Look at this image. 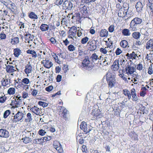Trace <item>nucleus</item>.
<instances>
[{
  "label": "nucleus",
  "instance_id": "nucleus-9",
  "mask_svg": "<svg viewBox=\"0 0 153 153\" xmlns=\"http://www.w3.org/2000/svg\"><path fill=\"white\" fill-rule=\"evenodd\" d=\"M92 115L94 116V118L95 119L100 118L102 116L100 110L98 109H95L93 110Z\"/></svg>",
  "mask_w": 153,
  "mask_h": 153
},
{
  "label": "nucleus",
  "instance_id": "nucleus-33",
  "mask_svg": "<svg viewBox=\"0 0 153 153\" xmlns=\"http://www.w3.org/2000/svg\"><path fill=\"white\" fill-rule=\"evenodd\" d=\"M23 142L25 143H27L32 141V140L29 137H28L26 136L25 137L22 139Z\"/></svg>",
  "mask_w": 153,
  "mask_h": 153
},
{
  "label": "nucleus",
  "instance_id": "nucleus-47",
  "mask_svg": "<svg viewBox=\"0 0 153 153\" xmlns=\"http://www.w3.org/2000/svg\"><path fill=\"white\" fill-rule=\"evenodd\" d=\"M89 38L87 37H85L82 38L81 40V43L82 44H85L88 40Z\"/></svg>",
  "mask_w": 153,
  "mask_h": 153
},
{
  "label": "nucleus",
  "instance_id": "nucleus-18",
  "mask_svg": "<svg viewBox=\"0 0 153 153\" xmlns=\"http://www.w3.org/2000/svg\"><path fill=\"white\" fill-rule=\"evenodd\" d=\"M31 82L27 78H24L21 80V85H30Z\"/></svg>",
  "mask_w": 153,
  "mask_h": 153
},
{
  "label": "nucleus",
  "instance_id": "nucleus-56",
  "mask_svg": "<svg viewBox=\"0 0 153 153\" xmlns=\"http://www.w3.org/2000/svg\"><path fill=\"white\" fill-rule=\"evenodd\" d=\"M6 35L4 33H1L0 34V38L1 39H6Z\"/></svg>",
  "mask_w": 153,
  "mask_h": 153
},
{
  "label": "nucleus",
  "instance_id": "nucleus-45",
  "mask_svg": "<svg viewBox=\"0 0 153 153\" xmlns=\"http://www.w3.org/2000/svg\"><path fill=\"white\" fill-rule=\"evenodd\" d=\"M33 143L36 144H40L42 143V138H38L34 140Z\"/></svg>",
  "mask_w": 153,
  "mask_h": 153
},
{
  "label": "nucleus",
  "instance_id": "nucleus-53",
  "mask_svg": "<svg viewBox=\"0 0 153 153\" xmlns=\"http://www.w3.org/2000/svg\"><path fill=\"white\" fill-rule=\"evenodd\" d=\"M39 133L40 135L43 136L46 133V132L44 130L42 129H41L39 130Z\"/></svg>",
  "mask_w": 153,
  "mask_h": 153
},
{
  "label": "nucleus",
  "instance_id": "nucleus-57",
  "mask_svg": "<svg viewBox=\"0 0 153 153\" xmlns=\"http://www.w3.org/2000/svg\"><path fill=\"white\" fill-rule=\"evenodd\" d=\"M62 76L60 75L57 76L56 77V81L58 82H59L62 80Z\"/></svg>",
  "mask_w": 153,
  "mask_h": 153
},
{
  "label": "nucleus",
  "instance_id": "nucleus-15",
  "mask_svg": "<svg viewBox=\"0 0 153 153\" xmlns=\"http://www.w3.org/2000/svg\"><path fill=\"white\" fill-rule=\"evenodd\" d=\"M136 8L138 12H141L143 10V5L141 2L139 1L136 4Z\"/></svg>",
  "mask_w": 153,
  "mask_h": 153
},
{
  "label": "nucleus",
  "instance_id": "nucleus-12",
  "mask_svg": "<svg viewBox=\"0 0 153 153\" xmlns=\"http://www.w3.org/2000/svg\"><path fill=\"white\" fill-rule=\"evenodd\" d=\"M25 68L24 71L27 74L31 73L33 71L32 67L30 62L25 66Z\"/></svg>",
  "mask_w": 153,
  "mask_h": 153
},
{
  "label": "nucleus",
  "instance_id": "nucleus-31",
  "mask_svg": "<svg viewBox=\"0 0 153 153\" xmlns=\"http://www.w3.org/2000/svg\"><path fill=\"white\" fill-rule=\"evenodd\" d=\"M7 97L5 94L3 93L1 96L0 97V102L1 103H4L6 101Z\"/></svg>",
  "mask_w": 153,
  "mask_h": 153
},
{
  "label": "nucleus",
  "instance_id": "nucleus-49",
  "mask_svg": "<svg viewBox=\"0 0 153 153\" xmlns=\"http://www.w3.org/2000/svg\"><path fill=\"white\" fill-rule=\"evenodd\" d=\"M131 96H132L133 98L132 100L133 101H136L138 100V97L136 95V93L132 94V95H131Z\"/></svg>",
  "mask_w": 153,
  "mask_h": 153
},
{
  "label": "nucleus",
  "instance_id": "nucleus-30",
  "mask_svg": "<svg viewBox=\"0 0 153 153\" xmlns=\"http://www.w3.org/2000/svg\"><path fill=\"white\" fill-rule=\"evenodd\" d=\"M25 136L29 137L30 136H32L33 138L34 137V136L35 135V134L33 132L26 130L25 131Z\"/></svg>",
  "mask_w": 153,
  "mask_h": 153
},
{
  "label": "nucleus",
  "instance_id": "nucleus-60",
  "mask_svg": "<svg viewBox=\"0 0 153 153\" xmlns=\"http://www.w3.org/2000/svg\"><path fill=\"white\" fill-rule=\"evenodd\" d=\"M37 94L38 91L35 89L33 90L32 93V94L33 96H36Z\"/></svg>",
  "mask_w": 153,
  "mask_h": 153
},
{
  "label": "nucleus",
  "instance_id": "nucleus-34",
  "mask_svg": "<svg viewBox=\"0 0 153 153\" xmlns=\"http://www.w3.org/2000/svg\"><path fill=\"white\" fill-rule=\"evenodd\" d=\"M15 89L13 88H10L7 91V93L10 95H13L15 93Z\"/></svg>",
  "mask_w": 153,
  "mask_h": 153
},
{
  "label": "nucleus",
  "instance_id": "nucleus-37",
  "mask_svg": "<svg viewBox=\"0 0 153 153\" xmlns=\"http://www.w3.org/2000/svg\"><path fill=\"white\" fill-rule=\"evenodd\" d=\"M120 45L122 47L125 48L128 45V42L126 40H122L120 42Z\"/></svg>",
  "mask_w": 153,
  "mask_h": 153
},
{
  "label": "nucleus",
  "instance_id": "nucleus-25",
  "mask_svg": "<svg viewBox=\"0 0 153 153\" xmlns=\"http://www.w3.org/2000/svg\"><path fill=\"white\" fill-rule=\"evenodd\" d=\"M14 55L15 57H18L21 54V51L18 48L14 49L13 50Z\"/></svg>",
  "mask_w": 153,
  "mask_h": 153
},
{
  "label": "nucleus",
  "instance_id": "nucleus-48",
  "mask_svg": "<svg viewBox=\"0 0 153 153\" xmlns=\"http://www.w3.org/2000/svg\"><path fill=\"white\" fill-rule=\"evenodd\" d=\"M21 86L23 89L25 90L26 91H28L29 89V87L30 86L27 85H21Z\"/></svg>",
  "mask_w": 153,
  "mask_h": 153
},
{
  "label": "nucleus",
  "instance_id": "nucleus-51",
  "mask_svg": "<svg viewBox=\"0 0 153 153\" xmlns=\"http://www.w3.org/2000/svg\"><path fill=\"white\" fill-rule=\"evenodd\" d=\"M62 2L63 0H56L55 3L56 5L59 6L61 5Z\"/></svg>",
  "mask_w": 153,
  "mask_h": 153
},
{
  "label": "nucleus",
  "instance_id": "nucleus-43",
  "mask_svg": "<svg viewBox=\"0 0 153 153\" xmlns=\"http://www.w3.org/2000/svg\"><path fill=\"white\" fill-rule=\"evenodd\" d=\"M38 104L40 106H42L43 107H46L48 105V103L41 101L38 102Z\"/></svg>",
  "mask_w": 153,
  "mask_h": 153
},
{
  "label": "nucleus",
  "instance_id": "nucleus-40",
  "mask_svg": "<svg viewBox=\"0 0 153 153\" xmlns=\"http://www.w3.org/2000/svg\"><path fill=\"white\" fill-rule=\"evenodd\" d=\"M131 57L130 59H136L137 58H139V56H140V55L139 56H137V55L135 53V52H133L132 53H131Z\"/></svg>",
  "mask_w": 153,
  "mask_h": 153
},
{
  "label": "nucleus",
  "instance_id": "nucleus-42",
  "mask_svg": "<svg viewBox=\"0 0 153 153\" xmlns=\"http://www.w3.org/2000/svg\"><path fill=\"white\" fill-rule=\"evenodd\" d=\"M10 111L9 110H7L5 111L3 114V117L4 118H6L10 115Z\"/></svg>",
  "mask_w": 153,
  "mask_h": 153
},
{
  "label": "nucleus",
  "instance_id": "nucleus-29",
  "mask_svg": "<svg viewBox=\"0 0 153 153\" xmlns=\"http://www.w3.org/2000/svg\"><path fill=\"white\" fill-rule=\"evenodd\" d=\"M33 120L31 114L30 113H28L27 114V118L25 119V121L27 122H31Z\"/></svg>",
  "mask_w": 153,
  "mask_h": 153
},
{
  "label": "nucleus",
  "instance_id": "nucleus-17",
  "mask_svg": "<svg viewBox=\"0 0 153 153\" xmlns=\"http://www.w3.org/2000/svg\"><path fill=\"white\" fill-rule=\"evenodd\" d=\"M30 111L37 115L39 114L40 109L36 106H34L30 109Z\"/></svg>",
  "mask_w": 153,
  "mask_h": 153
},
{
  "label": "nucleus",
  "instance_id": "nucleus-19",
  "mask_svg": "<svg viewBox=\"0 0 153 153\" xmlns=\"http://www.w3.org/2000/svg\"><path fill=\"white\" fill-rule=\"evenodd\" d=\"M22 101V97H18V96H17L14 100V103L16 105H20L21 104Z\"/></svg>",
  "mask_w": 153,
  "mask_h": 153
},
{
  "label": "nucleus",
  "instance_id": "nucleus-21",
  "mask_svg": "<svg viewBox=\"0 0 153 153\" xmlns=\"http://www.w3.org/2000/svg\"><path fill=\"white\" fill-rule=\"evenodd\" d=\"M108 31L105 29H102L100 32V36L101 37H106L108 35Z\"/></svg>",
  "mask_w": 153,
  "mask_h": 153
},
{
  "label": "nucleus",
  "instance_id": "nucleus-28",
  "mask_svg": "<svg viewBox=\"0 0 153 153\" xmlns=\"http://www.w3.org/2000/svg\"><path fill=\"white\" fill-rule=\"evenodd\" d=\"M19 42V38L18 37H14L13 39H12L10 43L12 45H16L18 44Z\"/></svg>",
  "mask_w": 153,
  "mask_h": 153
},
{
  "label": "nucleus",
  "instance_id": "nucleus-22",
  "mask_svg": "<svg viewBox=\"0 0 153 153\" xmlns=\"http://www.w3.org/2000/svg\"><path fill=\"white\" fill-rule=\"evenodd\" d=\"M123 94L126 96H127L128 100H130L131 97V95L130 92L128 90L125 89L123 90Z\"/></svg>",
  "mask_w": 153,
  "mask_h": 153
},
{
  "label": "nucleus",
  "instance_id": "nucleus-14",
  "mask_svg": "<svg viewBox=\"0 0 153 153\" xmlns=\"http://www.w3.org/2000/svg\"><path fill=\"white\" fill-rule=\"evenodd\" d=\"M17 68L11 65H8L6 67L7 72L9 73H13L16 71Z\"/></svg>",
  "mask_w": 153,
  "mask_h": 153
},
{
  "label": "nucleus",
  "instance_id": "nucleus-6",
  "mask_svg": "<svg viewBox=\"0 0 153 153\" xmlns=\"http://www.w3.org/2000/svg\"><path fill=\"white\" fill-rule=\"evenodd\" d=\"M57 109L59 111V114H60V112H62V115L65 120H66L67 119V114L68 111L64 107L59 106L57 107Z\"/></svg>",
  "mask_w": 153,
  "mask_h": 153
},
{
  "label": "nucleus",
  "instance_id": "nucleus-63",
  "mask_svg": "<svg viewBox=\"0 0 153 153\" xmlns=\"http://www.w3.org/2000/svg\"><path fill=\"white\" fill-rule=\"evenodd\" d=\"M91 48L92 51L95 50L97 48V46L96 45H91Z\"/></svg>",
  "mask_w": 153,
  "mask_h": 153
},
{
  "label": "nucleus",
  "instance_id": "nucleus-64",
  "mask_svg": "<svg viewBox=\"0 0 153 153\" xmlns=\"http://www.w3.org/2000/svg\"><path fill=\"white\" fill-rule=\"evenodd\" d=\"M63 42L66 46H67L69 43V42L68 40L67 39H66L65 40H63Z\"/></svg>",
  "mask_w": 153,
  "mask_h": 153
},
{
  "label": "nucleus",
  "instance_id": "nucleus-26",
  "mask_svg": "<svg viewBox=\"0 0 153 153\" xmlns=\"http://www.w3.org/2000/svg\"><path fill=\"white\" fill-rule=\"evenodd\" d=\"M102 56H100L99 57L95 53L93 54L91 57L93 62H95L97 60L100 59Z\"/></svg>",
  "mask_w": 153,
  "mask_h": 153
},
{
  "label": "nucleus",
  "instance_id": "nucleus-7",
  "mask_svg": "<svg viewBox=\"0 0 153 153\" xmlns=\"http://www.w3.org/2000/svg\"><path fill=\"white\" fill-rule=\"evenodd\" d=\"M80 128L83 131L85 134H87L91 130L90 128V126L89 125L88 126L86 122L84 121L81 123L80 125Z\"/></svg>",
  "mask_w": 153,
  "mask_h": 153
},
{
  "label": "nucleus",
  "instance_id": "nucleus-24",
  "mask_svg": "<svg viewBox=\"0 0 153 153\" xmlns=\"http://www.w3.org/2000/svg\"><path fill=\"white\" fill-rule=\"evenodd\" d=\"M128 14V11H124L122 10H120L118 13V15L120 17H123L125 16L126 15Z\"/></svg>",
  "mask_w": 153,
  "mask_h": 153
},
{
  "label": "nucleus",
  "instance_id": "nucleus-38",
  "mask_svg": "<svg viewBox=\"0 0 153 153\" xmlns=\"http://www.w3.org/2000/svg\"><path fill=\"white\" fill-rule=\"evenodd\" d=\"M40 29L43 31H45L48 30V25L46 24H42L40 27Z\"/></svg>",
  "mask_w": 153,
  "mask_h": 153
},
{
  "label": "nucleus",
  "instance_id": "nucleus-23",
  "mask_svg": "<svg viewBox=\"0 0 153 153\" xmlns=\"http://www.w3.org/2000/svg\"><path fill=\"white\" fill-rule=\"evenodd\" d=\"M123 35L126 36H130L131 34L130 30L128 29H124L122 31Z\"/></svg>",
  "mask_w": 153,
  "mask_h": 153
},
{
  "label": "nucleus",
  "instance_id": "nucleus-3",
  "mask_svg": "<svg viewBox=\"0 0 153 153\" xmlns=\"http://www.w3.org/2000/svg\"><path fill=\"white\" fill-rule=\"evenodd\" d=\"M81 67L86 70L90 71L93 69L94 65L92 62H90L88 58H85L82 61Z\"/></svg>",
  "mask_w": 153,
  "mask_h": 153
},
{
  "label": "nucleus",
  "instance_id": "nucleus-55",
  "mask_svg": "<svg viewBox=\"0 0 153 153\" xmlns=\"http://www.w3.org/2000/svg\"><path fill=\"white\" fill-rule=\"evenodd\" d=\"M105 59H104V61L103 62V64L105 65H109L110 64V62L109 61H108L106 60L107 57H105Z\"/></svg>",
  "mask_w": 153,
  "mask_h": 153
},
{
  "label": "nucleus",
  "instance_id": "nucleus-52",
  "mask_svg": "<svg viewBox=\"0 0 153 153\" xmlns=\"http://www.w3.org/2000/svg\"><path fill=\"white\" fill-rule=\"evenodd\" d=\"M106 47L104 48H101L100 49V51L101 53L104 54H106L107 52V51L106 49Z\"/></svg>",
  "mask_w": 153,
  "mask_h": 153
},
{
  "label": "nucleus",
  "instance_id": "nucleus-1",
  "mask_svg": "<svg viewBox=\"0 0 153 153\" xmlns=\"http://www.w3.org/2000/svg\"><path fill=\"white\" fill-rule=\"evenodd\" d=\"M142 22V19L135 17L132 20L130 24V29L132 31H136L139 27L140 24Z\"/></svg>",
  "mask_w": 153,
  "mask_h": 153
},
{
  "label": "nucleus",
  "instance_id": "nucleus-10",
  "mask_svg": "<svg viewBox=\"0 0 153 153\" xmlns=\"http://www.w3.org/2000/svg\"><path fill=\"white\" fill-rule=\"evenodd\" d=\"M62 6L64 9L70 10L73 7V4L70 1H65L63 4Z\"/></svg>",
  "mask_w": 153,
  "mask_h": 153
},
{
  "label": "nucleus",
  "instance_id": "nucleus-16",
  "mask_svg": "<svg viewBox=\"0 0 153 153\" xmlns=\"http://www.w3.org/2000/svg\"><path fill=\"white\" fill-rule=\"evenodd\" d=\"M146 48L147 49H149L150 48L152 49H153V40L150 39L149 40L146 46Z\"/></svg>",
  "mask_w": 153,
  "mask_h": 153
},
{
  "label": "nucleus",
  "instance_id": "nucleus-13",
  "mask_svg": "<svg viewBox=\"0 0 153 153\" xmlns=\"http://www.w3.org/2000/svg\"><path fill=\"white\" fill-rule=\"evenodd\" d=\"M119 63L118 60H115L111 66V69L114 71H117L119 69Z\"/></svg>",
  "mask_w": 153,
  "mask_h": 153
},
{
  "label": "nucleus",
  "instance_id": "nucleus-20",
  "mask_svg": "<svg viewBox=\"0 0 153 153\" xmlns=\"http://www.w3.org/2000/svg\"><path fill=\"white\" fill-rule=\"evenodd\" d=\"M1 85L2 86L4 87L7 85L10 84V79H3L1 81Z\"/></svg>",
  "mask_w": 153,
  "mask_h": 153
},
{
  "label": "nucleus",
  "instance_id": "nucleus-11",
  "mask_svg": "<svg viewBox=\"0 0 153 153\" xmlns=\"http://www.w3.org/2000/svg\"><path fill=\"white\" fill-rule=\"evenodd\" d=\"M9 136V132L4 129H0V137L2 138H7Z\"/></svg>",
  "mask_w": 153,
  "mask_h": 153
},
{
  "label": "nucleus",
  "instance_id": "nucleus-44",
  "mask_svg": "<svg viewBox=\"0 0 153 153\" xmlns=\"http://www.w3.org/2000/svg\"><path fill=\"white\" fill-rule=\"evenodd\" d=\"M55 149L60 153H61L63 152L62 148L61 145L59 146L58 147H56V146H55Z\"/></svg>",
  "mask_w": 153,
  "mask_h": 153
},
{
  "label": "nucleus",
  "instance_id": "nucleus-27",
  "mask_svg": "<svg viewBox=\"0 0 153 153\" xmlns=\"http://www.w3.org/2000/svg\"><path fill=\"white\" fill-rule=\"evenodd\" d=\"M29 17L32 19L35 20L38 18L37 16L33 12H31L28 14Z\"/></svg>",
  "mask_w": 153,
  "mask_h": 153
},
{
  "label": "nucleus",
  "instance_id": "nucleus-35",
  "mask_svg": "<svg viewBox=\"0 0 153 153\" xmlns=\"http://www.w3.org/2000/svg\"><path fill=\"white\" fill-rule=\"evenodd\" d=\"M34 39V36L30 34H27L25 35V40L28 39L29 41H32Z\"/></svg>",
  "mask_w": 153,
  "mask_h": 153
},
{
  "label": "nucleus",
  "instance_id": "nucleus-59",
  "mask_svg": "<svg viewBox=\"0 0 153 153\" xmlns=\"http://www.w3.org/2000/svg\"><path fill=\"white\" fill-rule=\"evenodd\" d=\"M28 97V94L26 92H24L22 94V97L24 98H26Z\"/></svg>",
  "mask_w": 153,
  "mask_h": 153
},
{
  "label": "nucleus",
  "instance_id": "nucleus-39",
  "mask_svg": "<svg viewBox=\"0 0 153 153\" xmlns=\"http://www.w3.org/2000/svg\"><path fill=\"white\" fill-rule=\"evenodd\" d=\"M76 48L72 44L69 45L68 46V49L70 51H73L76 50Z\"/></svg>",
  "mask_w": 153,
  "mask_h": 153
},
{
  "label": "nucleus",
  "instance_id": "nucleus-46",
  "mask_svg": "<svg viewBox=\"0 0 153 153\" xmlns=\"http://www.w3.org/2000/svg\"><path fill=\"white\" fill-rule=\"evenodd\" d=\"M48 60H47L46 59L45 60H44L42 61V63L43 64L44 66L47 68H48Z\"/></svg>",
  "mask_w": 153,
  "mask_h": 153
},
{
  "label": "nucleus",
  "instance_id": "nucleus-54",
  "mask_svg": "<svg viewBox=\"0 0 153 153\" xmlns=\"http://www.w3.org/2000/svg\"><path fill=\"white\" fill-rule=\"evenodd\" d=\"M108 30L110 32H113L114 30V26L113 25H111L108 28Z\"/></svg>",
  "mask_w": 153,
  "mask_h": 153
},
{
  "label": "nucleus",
  "instance_id": "nucleus-62",
  "mask_svg": "<svg viewBox=\"0 0 153 153\" xmlns=\"http://www.w3.org/2000/svg\"><path fill=\"white\" fill-rule=\"evenodd\" d=\"M82 152H85L87 150V148L86 146L85 145H83L82 146Z\"/></svg>",
  "mask_w": 153,
  "mask_h": 153
},
{
  "label": "nucleus",
  "instance_id": "nucleus-32",
  "mask_svg": "<svg viewBox=\"0 0 153 153\" xmlns=\"http://www.w3.org/2000/svg\"><path fill=\"white\" fill-rule=\"evenodd\" d=\"M149 3L147 4L151 11L153 12V0H148Z\"/></svg>",
  "mask_w": 153,
  "mask_h": 153
},
{
  "label": "nucleus",
  "instance_id": "nucleus-50",
  "mask_svg": "<svg viewBox=\"0 0 153 153\" xmlns=\"http://www.w3.org/2000/svg\"><path fill=\"white\" fill-rule=\"evenodd\" d=\"M122 53V50L119 48H118L115 51L116 54L117 55H120Z\"/></svg>",
  "mask_w": 153,
  "mask_h": 153
},
{
  "label": "nucleus",
  "instance_id": "nucleus-58",
  "mask_svg": "<svg viewBox=\"0 0 153 153\" xmlns=\"http://www.w3.org/2000/svg\"><path fill=\"white\" fill-rule=\"evenodd\" d=\"M137 69L139 70H142L143 68V66L142 64H139L137 65Z\"/></svg>",
  "mask_w": 153,
  "mask_h": 153
},
{
  "label": "nucleus",
  "instance_id": "nucleus-5",
  "mask_svg": "<svg viewBox=\"0 0 153 153\" xmlns=\"http://www.w3.org/2000/svg\"><path fill=\"white\" fill-rule=\"evenodd\" d=\"M25 116V114L22 112L18 111L17 113L14 116L12 121L13 122L17 123L18 122H22Z\"/></svg>",
  "mask_w": 153,
  "mask_h": 153
},
{
  "label": "nucleus",
  "instance_id": "nucleus-4",
  "mask_svg": "<svg viewBox=\"0 0 153 153\" xmlns=\"http://www.w3.org/2000/svg\"><path fill=\"white\" fill-rule=\"evenodd\" d=\"M69 28H70V29L68 31V38L75 41L77 39V37L76 36L77 31L76 27L75 26H73Z\"/></svg>",
  "mask_w": 153,
  "mask_h": 153
},
{
  "label": "nucleus",
  "instance_id": "nucleus-8",
  "mask_svg": "<svg viewBox=\"0 0 153 153\" xmlns=\"http://www.w3.org/2000/svg\"><path fill=\"white\" fill-rule=\"evenodd\" d=\"M134 71V67L128 65L125 68V73L128 75H131Z\"/></svg>",
  "mask_w": 153,
  "mask_h": 153
},
{
  "label": "nucleus",
  "instance_id": "nucleus-41",
  "mask_svg": "<svg viewBox=\"0 0 153 153\" xmlns=\"http://www.w3.org/2000/svg\"><path fill=\"white\" fill-rule=\"evenodd\" d=\"M81 9L82 13L86 14L87 13V8L86 7L84 6L81 8Z\"/></svg>",
  "mask_w": 153,
  "mask_h": 153
},
{
  "label": "nucleus",
  "instance_id": "nucleus-36",
  "mask_svg": "<svg viewBox=\"0 0 153 153\" xmlns=\"http://www.w3.org/2000/svg\"><path fill=\"white\" fill-rule=\"evenodd\" d=\"M140 36V33L138 32H134L132 34L133 37L136 39L139 38Z\"/></svg>",
  "mask_w": 153,
  "mask_h": 153
},
{
  "label": "nucleus",
  "instance_id": "nucleus-61",
  "mask_svg": "<svg viewBox=\"0 0 153 153\" xmlns=\"http://www.w3.org/2000/svg\"><path fill=\"white\" fill-rule=\"evenodd\" d=\"M133 136L132 137L133 139H134L135 140H137L138 139V136L137 134L135 133H133Z\"/></svg>",
  "mask_w": 153,
  "mask_h": 153
},
{
  "label": "nucleus",
  "instance_id": "nucleus-2",
  "mask_svg": "<svg viewBox=\"0 0 153 153\" xmlns=\"http://www.w3.org/2000/svg\"><path fill=\"white\" fill-rule=\"evenodd\" d=\"M113 72L112 73L108 71L106 74V79L108 85V86L112 88L114 86L115 84V79L114 75L113 74Z\"/></svg>",
  "mask_w": 153,
  "mask_h": 153
}]
</instances>
